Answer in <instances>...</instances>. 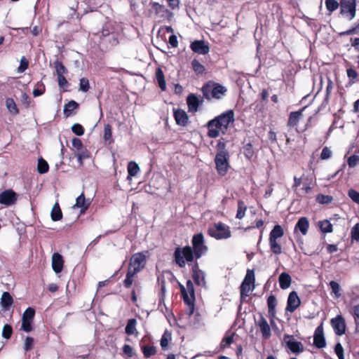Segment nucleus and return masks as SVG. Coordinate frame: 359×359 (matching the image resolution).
Listing matches in <instances>:
<instances>
[{"label": "nucleus", "mask_w": 359, "mask_h": 359, "mask_svg": "<svg viewBox=\"0 0 359 359\" xmlns=\"http://www.w3.org/2000/svg\"><path fill=\"white\" fill-rule=\"evenodd\" d=\"M351 238L353 240L359 241V224H355L351 229Z\"/></svg>", "instance_id": "nucleus-57"}, {"label": "nucleus", "mask_w": 359, "mask_h": 359, "mask_svg": "<svg viewBox=\"0 0 359 359\" xmlns=\"http://www.w3.org/2000/svg\"><path fill=\"white\" fill-rule=\"evenodd\" d=\"M318 226L320 231L324 233L332 232V225L327 219H324L318 222Z\"/></svg>", "instance_id": "nucleus-34"}, {"label": "nucleus", "mask_w": 359, "mask_h": 359, "mask_svg": "<svg viewBox=\"0 0 359 359\" xmlns=\"http://www.w3.org/2000/svg\"><path fill=\"white\" fill-rule=\"evenodd\" d=\"M104 140L105 141H108V140L111 141V136H112V132H111V128L109 124H107L104 126Z\"/></svg>", "instance_id": "nucleus-59"}, {"label": "nucleus", "mask_w": 359, "mask_h": 359, "mask_svg": "<svg viewBox=\"0 0 359 359\" xmlns=\"http://www.w3.org/2000/svg\"><path fill=\"white\" fill-rule=\"evenodd\" d=\"M35 311L34 309L29 307L27 308L22 315V319L33 320L34 317Z\"/></svg>", "instance_id": "nucleus-50"}, {"label": "nucleus", "mask_w": 359, "mask_h": 359, "mask_svg": "<svg viewBox=\"0 0 359 359\" xmlns=\"http://www.w3.org/2000/svg\"><path fill=\"white\" fill-rule=\"evenodd\" d=\"M32 320L22 319L21 329L26 332H29L32 330Z\"/></svg>", "instance_id": "nucleus-49"}, {"label": "nucleus", "mask_w": 359, "mask_h": 359, "mask_svg": "<svg viewBox=\"0 0 359 359\" xmlns=\"http://www.w3.org/2000/svg\"><path fill=\"white\" fill-rule=\"evenodd\" d=\"M304 109V108L297 111H292L290 114V116L287 121V125L289 126L293 127L298 124L299 121L302 117V111Z\"/></svg>", "instance_id": "nucleus-24"}, {"label": "nucleus", "mask_w": 359, "mask_h": 359, "mask_svg": "<svg viewBox=\"0 0 359 359\" xmlns=\"http://www.w3.org/2000/svg\"><path fill=\"white\" fill-rule=\"evenodd\" d=\"M156 78L158 81V86L161 90L164 91L166 89V83L164 78V74L162 69L158 67L156 71Z\"/></svg>", "instance_id": "nucleus-30"}, {"label": "nucleus", "mask_w": 359, "mask_h": 359, "mask_svg": "<svg viewBox=\"0 0 359 359\" xmlns=\"http://www.w3.org/2000/svg\"><path fill=\"white\" fill-rule=\"evenodd\" d=\"M173 258L175 263L180 268L185 267L187 264H190L196 259L192 248L189 245L176 248Z\"/></svg>", "instance_id": "nucleus-3"}, {"label": "nucleus", "mask_w": 359, "mask_h": 359, "mask_svg": "<svg viewBox=\"0 0 359 359\" xmlns=\"http://www.w3.org/2000/svg\"><path fill=\"white\" fill-rule=\"evenodd\" d=\"M6 106L8 111L13 115H17L19 113L16 104L13 99L7 98L6 100Z\"/></svg>", "instance_id": "nucleus-35"}, {"label": "nucleus", "mask_w": 359, "mask_h": 359, "mask_svg": "<svg viewBox=\"0 0 359 359\" xmlns=\"http://www.w3.org/2000/svg\"><path fill=\"white\" fill-rule=\"evenodd\" d=\"M50 217L54 222L59 221L62 218V212L58 203H55L53 205L50 212Z\"/></svg>", "instance_id": "nucleus-28"}, {"label": "nucleus", "mask_w": 359, "mask_h": 359, "mask_svg": "<svg viewBox=\"0 0 359 359\" xmlns=\"http://www.w3.org/2000/svg\"><path fill=\"white\" fill-rule=\"evenodd\" d=\"M300 304V299L297 292L293 291L290 292L288 296L286 310L290 313H293L299 306Z\"/></svg>", "instance_id": "nucleus-15"}, {"label": "nucleus", "mask_w": 359, "mask_h": 359, "mask_svg": "<svg viewBox=\"0 0 359 359\" xmlns=\"http://www.w3.org/2000/svg\"><path fill=\"white\" fill-rule=\"evenodd\" d=\"M267 304L269 309V314L271 318L275 317L276 315V299L274 296L271 295L268 297Z\"/></svg>", "instance_id": "nucleus-31"}, {"label": "nucleus", "mask_w": 359, "mask_h": 359, "mask_svg": "<svg viewBox=\"0 0 359 359\" xmlns=\"http://www.w3.org/2000/svg\"><path fill=\"white\" fill-rule=\"evenodd\" d=\"M187 102L189 111L195 113L198 111L199 100L195 95H189L187 97Z\"/></svg>", "instance_id": "nucleus-22"}, {"label": "nucleus", "mask_w": 359, "mask_h": 359, "mask_svg": "<svg viewBox=\"0 0 359 359\" xmlns=\"http://www.w3.org/2000/svg\"><path fill=\"white\" fill-rule=\"evenodd\" d=\"M181 292L184 300H187L190 303L192 300H195L194 287L191 280H189L187 282V288L183 286L181 287Z\"/></svg>", "instance_id": "nucleus-16"}, {"label": "nucleus", "mask_w": 359, "mask_h": 359, "mask_svg": "<svg viewBox=\"0 0 359 359\" xmlns=\"http://www.w3.org/2000/svg\"><path fill=\"white\" fill-rule=\"evenodd\" d=\"M123 351L128 357L130 358L133 355V349L130 345L125 344L123 347Z\"/></svg>", "instance_id": "nucleus-64"}, {"label": "nucleus", "mask_w": 359, "mask_h": 359, "mask_svg": "<svg viewBox=\"0 0 359 359\" xmlns=\"http://www.w3.org/2000/svg\"><path fill=\"white\" fill-rule=\"evenodd\" d=\"M192 250L196 259H200L208 252V247L205 244V239L203 233H199L193 236L191 239Z\"/></svg>", "instance_id": "nucleus-4"}, {"label": "nucleus", "mask_w": 359, "mask_h": 359, "mask_svg": "<svg viewBox=\"0 0 359 359\" xmlns=\"http://www.w3.org/2000/svg\"><path fill=\"white\" fill-rule=\"evenodd\" d=\"M209 235L217 240L227 239L231 236L230 228L222 223H217L208 229Z\"/></svg>", "instance_id": "nucleus-6"}, {"label": "nucleus", "mask_w": 359, "mask_h": 359, "mask_svg": "<svg viewBox=\"0 0 359 359\" xmlns=\"http://www.w3.org/2000/svg\"><path fill=\"white\" fill-rule=\"evenodd\" d=\"M332 156V151L327 147H324L320 154V158L322 160H327Z\"/></svg>", "instance_id": "nucleus-62"}, {"label": "nucleus", "mask_w": 359, "mask_h": 359, "mask_svg": "<svg viewBox=\"0 0 359 359\" xmlns=\"http://www.w3.org/2000/svg\"><path fill=\"white\" fill-rule=\"evenodd\" d=\"M191 49L196 53L205 55L209 53V46L203 40H196L191 43Z\"/></svg>", "instance_id": "nucleus-13"}, {"label": "nucleus", "mask_w": 359, "mask_h": 359, "mask_svg": "<svg viewBox=\"0 0 359 359\" xmlns=\"http://www.w3.org/2000/svg\"><path fill=\"white\" fill-rule=\"evenodd\" d=\"M234 121V113L228 110L208 123V135L211 138H216L219 135L224 134L229 124Z\"/></svg>", "instance_id": "nucleus-1"}, {"label": "nucleus", "mask_w": 359, "mask_h": 359, "mask_svg": "<svg viewBox=\"0 0 359 359\" xmlns=\"http://www.w3.org/2000/svg\"><path fill=\"white\" fill-rule=\"evenodd\" d=\"M332 197L328 195L319 194L316 197V201L321 204H327L332 201Z\"/></svg>", "instance_id": "nucleus-46"}, {"label": "nucleus", "mask_w": 359, "mask_h": 359, "mask_svg": "<svg viewBox=\"0 0 359 359\" xmlns=\"http://www.w3.org/2000/svg\"><path fill=\"white\" fill-rule=\"evenodd\" d=\"M142 350L144 357L147 358H150L156 353V348L154 346H144Z\"/></svg>", "instance_id": "nucleus-45"}, {"label": "nucleus", "mask_w": 359, "mask_h": 359, "mask_svg": "<svg viewBox=\"0 0 359 359\" xmlns=\"http://www.w3.org/2000/svg\"><path fill=\"white\" fill-rule=\"evenodd\" d=\"M90 88L89 81L86 78L80 79L79 90L83 92H87Z\"/></svg>", "instance_id": "nucleus-51"}, {"label": "nucleus", "mask_w": 359, "mask_h": 359, "mask_svg": "<svg viewBox=\"0 0 359 359\" xmlns=\"http://www.w3.org/2000/svg\"><path fill=\"white\" fill-rule=\"evenodd\" d=\"M291 280H291L290 276L285 272L282 273L279 276L278 281H279L280 287L283 290H285V289H287L288 287H290V286L291 285Z\"/></svg>", "instance_id": "nucleus-26"}, {"label": "nucleus", "mask_w": 359, "mask_h": 359, "mask_svg": "<svg viewBox=\"0 0 359 359\" xmlns=\"http://www.w3.org/2000/svg\"><path fill=\"white\" fill-rule=\"evenodd\" d=\"M75 155L77 157V159H78V161H79L80 165H83V160L90 157V153L88 151V149L85 147L83 149L75 152Z\"/></svg>", "instance_id": "nucleus-36"}, {"label": "nucleus", "mask_w": 359, "mask_h": 359, "mask_svg": "<svg viewBox=\"0 0 359 359\" xmlns=\"http://www.w3.org/2000/svg\"><path fill=\"white\" fill-rule=\"evenodd\" d=\"M284 236V230L279 225H275L269 233V241L280 240Z\"/></svg>", "instance_id": "nucleus-23"}, {"label": "nucleus", "mask_w": 359, "mask_h": 359, "mask_svg": "<svg viewBox=\"0 0 359 359\" xmlns=\"http://www.w3.org/2000/svg\"><path fill=\"white\" fill-rule=\"evenodd\" d=\"M334 351L339 359H344V348L341 344L338 343L335 345Z\"/></svg>", "instance_id": "nucleus-61"}, {"label": "nucleus", "mask_w": 359, "mask_h": 359, "mask_svg": "<svg viewBox=\"0 0 359 359\" xmlns=\"http://www.w3.org/2000/svg\"><path fill=\"white\" fill-rule=\"evenodd\" d=\"M137 273V272L128 269L126 279L124 280V285L126 287L129 288L132 285L134 280V277Z\"/></svg>", "instance_id": "nucleus-37"}, {"label": "nucleus", "mask_w": 359, "mask_h": 359, "mask_svg": "<svg viewBox=\"0 0 359 359\" xmlns=\"http://www.w3.org/2000/svg\"><path fill=\"white\" fill-rule=\"evenodd\" d=\"M347 163L349 167L354 168L359 163V156L357 155H352L347 159Z\"/></svg>", "instance_id": "nucleus-54"}, {"label": "nucleus", "mask_w": 359, "mask_h": 359, "mask_svg": "<svg viewBox=\"0 0 359 359\" xmlns=\"http://www.w3.org/2000/svg\"><path fill=\"white\" fill-rule=\"evenodd\" d=\"M13 333L12 327L10 325H5L2 330V337L4 339H8L11 338Z\"/></svg>", "instance_id": "nucleus-48"}, {"label": "nucleus", "mask_w": 359, "mask_h": 359, "mask_svg": "<svg viewBox=\"0 0 359 359\" xmlns=\"http://www.w3.org/2000/svg\"><path fill=\"white\" fill-rule=\"evenodd\" d=\"M246 210V206L243 201H238V210L236 213V218L243 219L245 217Z\"/></svg>", "instance_id": "nucleus-43"}, {"label": "nucleus", "mask_w": 359, "mask_h": 359, "mask_svg": "<svg viewBox=\"0 0 359 359\" xmlns=\"http://www.w3.org/2000/svg\"><path fill=\"white\" fill-rule=\"evenodd\" d=\"M348 196L351 198L353 201L359 204V192L354 189H350L348 191Z\"/></svg>", "instance_id": "nucleus-60"}, {"label": "nucleus", "mask_w": 359, "mask_h": 359, "mask_svg": "<svg viewBox=\"0 0 359 359\" xmlns=\"http://www.w3.org/2000/svg\"><path fill=\"white\" fill-rule=\"evenodd\" d=\"M90 200L86 199L84 194L81 193L76 199L74 208L80 209L81 214H83L90 205Z\"/></svg>", "instance_id": "nucleus-18"}, {"label": "nucleus", "mask_w": 359, "mask_h": 359, "mask_svg": "<svg viewBox=\"0 0 359 359\" xmlns=\"http://www.w3.org/2000/svg\"><path fill=\"white\" fill-rule=\"evenodd\" d=\"M253 154H254V151H253V149H252V146L251 144H247L245 147H244V155L245 156L248 158V159H250L252 156H253Z\"/></svg>", "instance_id": "nucleus-55"}, {"label": "nucleus", "mask_w": 359, "mask_h": 359, "mask_svg": "<svg viewBox=\"0 0 359 359\" xmlns=\"http://www.w3.org/2000/svg\"><path fill=\"white\" fill-rule=\"evenodd\" d=\"M52 268L55 273H59L62 271L64 266V259L62 256L58 252H55L51 259Z\"/></svg>", "instance_id": "nucleus-17"}, {"label": "nucleus", "mask_w": 359, "mask_h": 359, "mask_svg": "<svg viewBox=\"0 0 359 359\" xmlns=\"http://www.w3.org/2000/svg\"><path fill=\"white\" fill-rule=\"evenodd\" d=\"M283 341L285 344L286 347L294 354L302 353L304 350L302 343L295 340L293 335L285 334L283 337Z\"/></svg>", "instance_id": "nucleus-8"}, {"label": "nucleus", "mask_w": 359, "mask_h": 359, "mask_svg": "<svg viewBox=\"0 0 359 359\" xmlns=\"http://www.w3.org/2000/svg\"><path fill=\"white\" fill-rule=\"evenodd\" d=\"M171 338V334L167 330L165 331L161 339V346L163 349H165L167 348Z\"/></svg>", "instance_id": "nucleus-41"}, {"label": "nucleus", "mask_w": 359, "mask_h": 359, "mask_svg": "<svg viewBox=\"0 0 359 359\" xmlns=\"http://www.w3.org/2000/svg\"><path fill=\"white\" fill-rule=\"evenodd\" d=\"M313 344L318 348H324L326 346L323 330L321 327H317L315 331L313 336Z\"/></svg>", "instance_id": "nucleus-20"}, {"label": "nucleus", "mask_w": 359, "mask_h": 359, "mask_svg": "<svg viewBox=\"0 0 359 359\" xmlns=\"http://www.w3.org/2000/svg\"><path fill=\"white\" fill-rule=\"evenodd\" d=\"M256 324L259 327L262 337L264 339H269L271 335V332L270 326L266 318L262 315H259V318L256 320Z\"/></svg>", "instance_id": "nucleus-12"}, {"label": "nucleus", "mask_w": 359, "mask_h": 359, "mask_svg": "<svg viewBox=\"0 0 359 359\" xmlns=\"http://www.w3.org/2000/svg\"><path fill=\"white\" fill-rule=\"evenodd\" d=\"M325 6L330 12H333L340 6V2L336 0H325Z\"/></svg>", "instance_id": "nucleus-42"}, {"label": "nucleus", "mask_w": 359, "mask_h": 359, "mask_svg": "<svg viewBox=\"0 0 359 359\" xmlns=\"http://www.w3.org/2000/svg\"><path fill=\"white\" fill-rule=\"evenodd\" d=\"M332 326L337 335H342L345 333L346 324L345 320L341 316H337L331 320Z\"/></svg>", "instance_id": "nucleus-14"}, {"label": "nucleus", "mask_w": 359, "mask_h": 359, "mask_svg": "<svg viewBox=\"0 0 359 359\" xmlns=\"http://www.w3.org/2000/svg\"><path fill=\"white\" fill-rule=\"evenodd\" d=\"M192 278L196 285L200 287H205V272L199 269L197 262L194 263L191 269Z\"/></svg>", "instance_id": "nucleus-10"}, {"label": "nucleus", "mask_w": 359, "mask_h": 359, "mask_svg": "<svg viewBox=\"0 0 359 359\" xmlns=\"http://www.w3.org/2000/svg\"><path fill=\"white\" fill-rule=\"evenodd\" d=\"M173 114L177 125L185 126L188 123L189 116L183 109H174Z\"/></svg>", "instance_id": "nucleus-19"}, {"label": "nucleus", "mask_w": 359, "mask_h": 359, "mask_svg": "<svg viewBox=\"0 0 359 359\" xmlns=\"http://www.w3.org/2000/svg\"><path fill=\"white\" fill-rule=\"evenodd\" d=\"M340 14L348 20H352L356 15V0H341Z\"/></svg>", "instance_id": "nucleus-5"}, {"label": "nucleus", "mask_w": 359, "mask_h": 359, "mask_svg": "<svg viewBox=\"0 0 359 359\" xmlns=\"http://www.w3.org/2000/svg\"><path fill=\"white\" fill-rule=\"evenodd\" d=\"M309 227V222L306 217H300L294 226V233L297 231H299L302 235L305 236L308 233V229Z\"/></svg>", "instance_id": "nucleus-21"}, {"label": "nucleus", "mask_w": 359, "mask_h": 359, "mask_svg": "<svg viewBox=\"0 0 359 359\" xmlns=\"http://www.w3.org/2000/svg\"><path fill=\"white\" fill-rule=\"evenodd\" d=\"M34 343V340L32 337H26L23 346V349L25 350V351H29V350H31L33 348Z\"/></svg>", "instance_id": "nucleus-52"}, {"label": "nucleus", "mask_w": 359, "mask_h": 359, "mask_svg": "<svg viewBox=\"0 0 359 359\" xmlns=\"http://www.w3.org/2000/svg\"><path fill=\"white\" fill-rule=\"evenodd\" d=\"M255 274L252 271L248 270L246 276L241 286V297L244 298L249 296L250 292L254 289Z\"/></svg>", "instance_id": "nucleus-7"}, {"label": "nucleus", "mask_w": 359, "mask_h": 359, "mask_svg": "<svg viewBox=\"0 0 359 359\" xmlns=\"http://www.w3.org/2000/svg\"><path fill=\"white\" fill-rule=\"evenodd\" d=\"M140 172L139 165L134 161H130L128 165V175L127 179L128 180H131L132 177L137 175V174Z\"/></svg>", "instance_id": "nucleus-29"}, {"label": "nucleus", "mask_w": 359, "mask_h": 359, "mask_svg": "<svg viewBox=\"0 0 359 359\" xmlns=\"http://www.w3.org/2000/svg\"><path fill=\"white\" fill-rule=\"evenodd\" d=\"M330 285L332 288V292L334 294L335 297L338 298L341 296L340 293V285L335 281H331Z\"/></svg>", "instance_id": "nucleus-47"}, {"label": "nucleus", "mask_w": 359, "mask_h": 359, "mask_svg": "<svg viewBox=\"0 0 359 359\" xmlns=\"http://www.w3.org/2000/svg\"><path fill=\"white\" fill-rule=\"evenodd\" d=\"M54 64L57 76H64L67 73V69L61 62L56 60Z\"/></svg>", "instance_id": "nucleus-44"}, {"label": "nucleus", "mask_w": 359, "mask_h": 359, "mask_svg": "<svg viewBox=\"0 0 359 359\" xmlns=\"http://www.w3.org/2000/svg\"><path fill=\"white\" fill-rule=\"evenodd\" d=\"M72 130L76 135L81 136L84 133V129L81 125L75 123L72 126Z\"/></svg>", "instance_id": "nucleus-58"}, {"label": "nucleus", "mask_w": 359, "mask_h": 359, "mask_svg": "<svg viewBox=\"0 0 359 359\" xmlns=\"http://www.w3.org/2000/svg\"><path fill=\"white\" fill-rule=\"evenodd\" d=\"M192 67L195 73L197 74H201L204 73L205 69V67L199 62L197 60L194 59L191 62Z\"/></svg>", "instance_id": "nucleus-40"}, {"label": "nucleus", "mask_w": 359, "mask_h": 359, "mask_svg": "<svg viewBox=\"0 0 359 359\" xmlns=\"http://www.w3.org/2000/svg\"><path fill=\"white\" fill-rule=\"evenodd\" d=\"M29 63L25 57H22L20 59V64L18 68V72L20 73L24 72L28 67Z\"/></svg>", "instance_id": "nucleus-56"}, {"label": "nucleus", "mask_w": 359, "mask_h": 359, "mask_svg": "<svg viewBox=\"0 0 359 359\" xmlns=\"http://www.w3.org/2000/svg\"><path fill=\"white\" fill-rule=\"evenodd\" d=\"M48 163L42 158H39L37 165L38 172L41 174H44L48 171Z\"/></svg>", "instance_id": "nucleus-39"}, {"label": "nucleus", "mask_w": 359, "mask_h": 359, "mask_svg": "<svg viewBox=\"0 0 359 359\" xmlns=\"http://www.w3.org/2000/svg\"><path fill=\"white\" fill-rule=\"evenodd\" d=\"M13 303V299L11 295L8 292H4L1 297V305L3 309L8 310Z\"/></svg>", "instance_id": "nucleus-25"}, {"label": "nucleus", "mask_w": 359, "mask_h": 359, "mask_svg": "<svg viewBox=\"0 0 359 359\" xmlns=\"http://www.w3.org/2000/svg\"><path fill=\"white\" fill-rule=\"evenodd\" d=\"M229 153L225 148L224 142L219 141L217 144V153L215 157V163L217 173L224 176L230 167Z\"/></svg>", "instance_id": "nucleus-2"}, {"label": "nucleus", "mask_w": 359, "mask_h": 359, "mask_svg": "<svg viewBox=\"0 0 359 359\" xmlns=\"http://www.w3.org/2000/svg\"><path fill=\"white\" fill-rule=\"evenodd\" d=\"M233 342V335H228L223 338L221 341V346L222 348L228 347Z\"/></svg>", "instance_id": "nucleus-63"}, {"label": "nucleus", "mask_w": 359, "mask_h": 359, "mask_svg": "<svg viewBox=\"0 0 359 359\" xmlns=\"http://www.w3.org/2000/svg\"><path fill=\"white\" fill-rule=\"evenodd\" d=\"M137 320L135 318L129 319L125 328L126 333L128 335H137V331L136 329Z\"/></svg>", "instance_id": "nucleus-27"}, {"label": "nucleus", "mask_w": 359, "mask_h": 359, "mask_svg": "<svg viewBox=\"0 0 359 359\" xmlns=\"http://www.w3.org/2000/svg\"><path fill=\"white\" fill-rule=\"evenodd\" d=\"M226 91V89L224 86L217 85L212 89V97L216 99H220L224 95Z\"/></svg>", "instance_id": "nucleus-33"}, {"label": "nucleus", "mask_w": 359, "mask_h": 359, "mask_svg": "<svg viewBox=\"0 0 359 359\" xmlns=\"http://www.w3.org/2000/svg\"><path fill=\"white\" fill-rule=\"evenodd\" d=\"M271 251L275 255H280L283 252L282 246L279 240L269 241Z\"/></svg>", "instance_id": "nucleus-32"}, {"label": "nucleus", "mask_w": 359, "mask_h": 359, "mask_svg": "<svg viewBox=\"0 0 359 359\" xmlns=\"http://www.w3.org/2000/svg\"><path fill=\"white\" fill-rule=\"evenodd\" d=\"M17 199V194L11 189H7L0 193V203L6 206L13 205Z\"/></svg>", "instance_id": "nucleus-11"}, {"label": "nucleus", "mask_w": 359, "mask_h": 359, "mask_svg": "<svg viewBox=\"0 0 359 359\" xmlns=\"http://www.w3.org/2000/svg\"><path fill=\"white\" fill-rule=\"evenodd\" d=\"M72 146L74 153L84 148L81 140L76 137L72 140Z\"/></svg>", "instance_id": "nucleus-53"}, {"label": "nucleus", "mask_w": 359, "mask_h": 359, "mask_svg": "<svg viewBox=\"0 0 359 359\" xmlns=\"http://www.w3.org/2000/svg\"><path fill=\"white\" fill-rule=\"evenodd\" d=\"M146 264V256L142 252L134 254L130 260L128 269L140 272Z\"/></svg>", "instance_id": "nucleus-9"}, {"label": "nucleus", "mask_w": 359, "mask_h": 359, "mask_svg": "<svg viewBox=\"0 0 359 359\" xmlns=\"http://www.w3.org/2000/svg\"><path fill=\"white\" fill-rule=\"evenodd\" d=\"M79 104L74 100L69 102L64 107V114L67 116H69L72 111L78 107Z\"/></svg>", "instance_id": "nucleus-38"}]
</instances>
